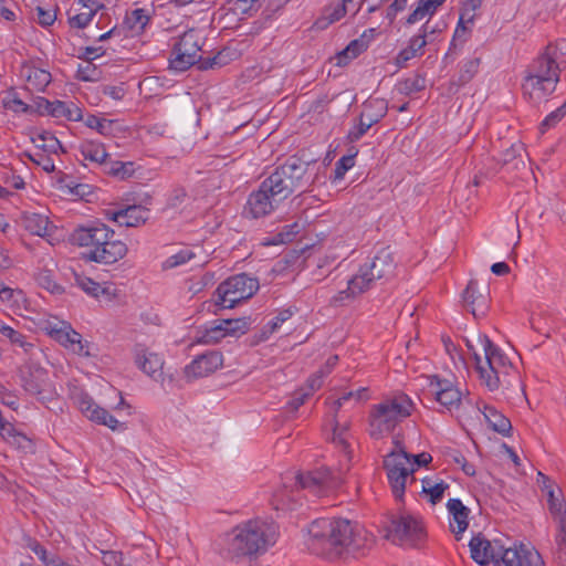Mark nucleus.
<instances>
[{"label":"nucleus","instance_id":"f257e3e1","mask_svg":"<svg viewBox=\"0 0 566 566\" xmlns=\"http://www.w3.org/2000/svg\"><path fill=\"white\" fill-rule=\"evenodd\" d=\"M308 548L315 555L337 560L345 555L364 556L374 538L363 526L348 520L321 518L311 523Z\"/></svg>","mask_w":566,"mask_h":566},{"label":"nucleus","instance_id":"f03ea898","mask_svg":"<svg viewBox=\"0 0 566 566\" xmlns=\"http://www.w3.org/2000/svg\"><path fill=\"white\" fill-rule=\"evenodd\" d=\"M279 532L274 522L261 518L250 520L235 526L227 534L221 554L231 560L263 555L276 542Z\"/></svg>","mask_w":566,"mask_h":566},{"label":"nucleus","instance_id":"7ed1b4c3","mask_svg":"<svg viewBox=\"0 0 566 566\" xmlns=\"http://www.w3.org/2000/svg\"><path fill=\"white\" fill-rule=\"evenodd\" d=\"M308 164L296 157L289 158L283 165L265 178L264 188L273 192L276 201H284L295 191L302 190L307 185L305 178Z\"/></svg>","mask_w":566,"mask_h":566},{"label":"nucleus","instance_id":"20e7f679","mask_svg":"<svg viewBox=\"0 0 566 566\" xmlns=\"http://www.w3.org/2000/svg\"><path fill=\"white\" fill-rule=\"evenodd\" d=\"M479 340L483 347V356L474 350L469 340L467 346L473 355L475 370L479 374L481 384L488 387L490 391H495L500 387L502 369L511 367V363L486 335H480Z\"/></svg>","mask_w":566,"mask_h":566},{"label":"nucleus","instance_id":"39448f33","mask_svg":"<svg viewBox=\"0 0 566 566\" xmlns=\"http://www.w3.org/2000/svg\"><path fill=\"white\" fill-rule=\"evenodd\" d=\"M412 400L405 394H399L374 407L370 416L371 436L380 437L392 431L396 426L411 415Z\"/></svg>","mask_w":566,"mask_h":566},{"label":"nucleus","instance_id":"423d86ee","mask_svg":"<svg viewBox=\"0 0 566 566\" xmlns=\"http://www.w3.org/2000/svg\"><path fill=\"white\" fill-rule=\"evenodd\" d=\"M259 281L245 273L230 276L219 284L213 302L216 307L232 308L237 304L251 298L259 290Z\"/></svg>","mask_w":566,"mask_h":566},{"label":"nucleus","instance_id":"0eeeda50","mask_svg":"<svg viewBox=\"0 0 566 566\" xmlns=\"http://www.w3.org/2000/svg\"><path fill=\"white\" fill-rule=\"evenodd\" d=\"M395 268L392 251L389 248L380 249L370 261L359 266L354 275V291L366 292L375 281L392 276Z\"/></svg>","mask_w":566,"mask_h":566},{"label":"nucleus","instance_id":"6e6552de","mask_svg":"<svg viewBox=\"0 0 566 566\" xmlns=\"http://www.w3.org/2000/svg\"><path fill=\"white\" fill-rule=\"evenodd\" d=\"M397 448L398 450H394L385 457L384 468L394 496L397 500H402L408 480L411 483L415 481V463H411L410 454L399 443H397Z\"/></svg>","mask_w":566,"mask_h":566},{"label":"nucleus","instance_id":"1a4fd4ad","mask_svg":"<svg viewBox=\"0 0 566 566\" xmlns=\"http://www.w3.org/2000/svg\"><path fill=\"white\" fill-rule=\"evenodd\" d=\"M20 378L23 389L42 403L52 401L57 396L48 370L40 366L25 364L20 370Z\"/></svg>","mask_w":566,"mask_h":566},{"label":"nucleus","instance_id":"9d476101","mask_svg":"<svg viewBox=\"0 0 566 566\" xmlns=\"http://www.w3.org/2000/svg\"><path fill=\"white\" fill-rule=\"evenodd\" d=\"M423 536L422 524L412 515H394L386 526V538L396 545L416 546Z\"/></svg>","mask_w":566,"mask_h":566},{"label":"nucleus","instance_id":"9b49d317","mask_svg":"<svg viewBox=\"0 0 566 566\" xmlns=\"http://www.w3.org/2000/svg\"><path fill=\"white\" fill-rule=\"evenodd\" d=\"M201 51V38L195 30L185 32L175 43L169 57L170 67L184 72L197 64Z\"/></svg>","mask_w":566,"mask_h":566},{"label":"nucleus","instance_id":"f8f14e48","mask_svg":"<svg viewBox=\"0 0 566 566\" xmlns=\"http://www.w3.org/2000/svg\"><path fill=\"white\" fill-rule=\"evenodd\" d=\"M340 481V474L326 467L307 473H300L295 476V485L297 488L307 489L315 495H319L325 489L337 486Z\"/></svg>","mask_w":566,"mask_h":566},{"label":"nucleus","instance_id":"ddd939ff","mask_svg":"<svg viewBox=\"0 0 566 566\" xmlns=\"http://www.w3.org/2000/svg\"><path fill=\"white\" fill-rule=\"evenodd\" d=\"M387 104L384 99H371L365 104L360 114L359 123L348 133L352 142L359 140L368 129L377 124L387 114Z\"/></svg>","mask_w":566,"mask_h":566},{"label":"nucleus","instance_id":"4468645a","mask_svg":"<svg viewBox=\"0 0 566 566\" xmlns=\"http://www.w3.org/2000/svg\"><path fill=\"white\" fill-rule=\"evenodd\" d=\"M429 392L436 401L450 412L461 405L462 394L449 379H441L434 375L430 377Z\"/></svg>","mask_w":566,"mask_h":566},{"label":"nucleus","instance_id":"2eb2a0df","mask_svg":"<svg viewBox=\"0 0 566 566\" xmlns=\"http://www.w3.org/2000/svg\"><path fill=\"white\" fill-rule=\"evenodd\" d=\"M115 232L104 223H97L91 227H78L71 235L72 242L78 247L94 250L102 247L105 240L114 238Z\"/></svg>","mask_w":566,"mask_h":566},{"label":"nucleus","instance_id":"dca6fc26","mask_svg":"<svg viewBox=\"0 0 566 566\" xmlns=\"http://www.w3.org/2000/svg\"><path fill=\"white\" fill-rule=\"evenodd\" d=\"M464 307L475 318L485 316L490 307V292L488 286H479L475 280H470L462 293Z\"/></svg>","mask_w":566,"mask_h":566},{"label":"nucleus","instance_id":"f3484780","mask_svg":"<svg viewBox=\"0 0 566 566\" xmlns=\"http://www.w3.org/2000/svg\"><path fill=\"white\" fill-rule=\"evenodd\" d=\"M281 202L274 201L273 192L261 182L259 189L250 193L243 213L258 219L270 214Z\"/></svg>","mask_w":566,"mask_h":566},{"label":"nucleus","instance_id":"a211bd4d","mask_svg":"<svg viewBox=\"0 0 566 566\" xmlns=\"http://www.w3.org/2000/svg\"><path fill=\"white\" fill-rule=\"evenodd\" d=\"M77 405L83 415L90 420L108 427L113 431L125 430V423L118 421L106 409L99 407L88 395L78 396Z\"/></svg>","mask_w":566,"mask_h":566},{"label":"nucleus","instance_id":"6ab92c4d","mask_svg":"<svg viewBox=\"0 0 566 566\" xmlns=\"http://www.w3.org/2000/svg\"><path fill=\"white\" fill-rule=\"evenodd\" d=\"M222 364V354L217 350H209L197 356L185 367L184 373L188 380L207 377L220 368Z\"/></svg>","mask_w":566,"mask_h":566},{"label":"nucleus","instance_id":"aec40b11","mask_svg":"<svg viewBox=\"0 0 566 566\" xmlns=\"http://www.w3.org/2000/svg\"><path fill=\"white\" fill-rule=\"evenodd\" d=\"M251 324L252 321L250 317L217 319L213 322V325L207 329L205 335L206 342H218L227 335L240 336L250 329Z\"/></svg>","mask_w":566,"mask_h":566},{"label":"nucleus","instance_id":"412c9836","mask_svg":"<svg viewBox=\"0 0 566 566\" xmlns=\"http://www.w3.org/2000/svg\"><path fill=\"white\" fill-rule=\"evenodd\" d=\"M497 566H542L541 555L535 551L526 549L524 545L520 548H504L502 546Z\"/></svg>","mask_w":566,"mask_h":566},{"label":"nucleus","instance_id":"4be33fe9","mask_svg":"<svg viewBox=\"0 0 566 566\" xmlns=\"http://www.w3.org/2000/svg\"><path fill=\"white\" fill-rule=\"evenodd\" d=\"M128 248L125 242L109 238L94 250H88L87 258L96 263L114 264L127 254Z\"/></svg>","mask_w":566,"mask_h":566},{"label":"nucleus","instance_id":"5701e85b","mask_svg":"<svg viewBox=\"0 0 566 566\" xmlns=\"http://www.w3.org/2000/svg\"><path fill=\"white\" fill-rule=\"evenodd\" d=\"M471 558L481 566L489 565L491 562L499 563V556L502 546L497 542L491 543L485 537L473 536L469 543Z\"/></svg>","mask_w":566,"mask_h":566},{"label":"nucleus","instance_id":"b1692460","mask_svg":"<svg viewBox=\"0 0 566 566\" xmlns=\"http://www.w3.org/2000/svg\"><path fill=\"white\" fill-rule=\"evenodd\" d=\"M135 363L149 377L159 380L163 377V358L155 353H149L144 346H135Z\"/></svg>","mask_w":566,"mask_h":566},{"label":"nucleus","instance_id":"393cba45","mask_svg":"<svg viewBox=\"0 0 566 566\" xmlns=\"http://www.w3.org/2000/svg\"><path fill=\"white\" fill-rule=\"evenodd\" d=\"M559 81V75L552 78H537L536 76H526L523 84V90L530 99L534 103H539L547 95L553 93Z\"/></svg>","mask_w":566,"mask_h":566},{"label":"nucleus","instance_id":"a878e982","mask_svg":"<svg viewBox=\"0 0 566 566\" xmlns=\"http://www.w3.org/2000/svg\"><path fill=\"white\" fill-rule=\"evenodd\" d=\"M78 8L74 15L69 14V23L73 28L84 29L87 27L93 17L105 6L101 0H78Z\"/></svg>","mask_w":566,"mask_h":566},{"label":"nucleus","instance_id":"bb28decb","mask_svg":"<svg viewBox=\"0 0 566 566\" xmlns=\"http://www.w3.org/2000/svg\"><path fill=\"white\" fill-rule=\"evenodd\" d=\"M421 32L420 34L418 35H415L410 39L409 41V44L406 49L401 50L397 57H396V63L398 66H403L406 64V62H408L409 60L413 59L415 56H417L418 54H422V49L426 46L427 44V34L428 33H433L434 30H430L429 31V25H428V22L426 24L422 25L421 28Z\"/></svg>","mask_w":566,"mask_h":566},{"label":"nucleus","instance_id":"cd10ccee","mask_svg":"<svg viewBox=\"0 0 566 566\" xmlns=\"http://www.w3.org/2000/svg\"><path fill=\"white\" fill-rule=\"evenodd\" d=\"M559 75V65L557 61L547 51L544 52L533 62L527 76H536L537 78H552Z\"/></svg>","mask_w":566,"mask_h":566},{"label":"nucleus","instance_id":"c85d7f7f","mask_svg":"<svg viewBox=\"0 0 566 566\" xmlns=\"http://www.w3.org/2000/svg\"><path fill=\"white\" fill-rule=\"evenodd\" d=\"M148 218V211L140 206H129L126 209L112 212L111 219L119 226L138 227L145 223Z\"/></svg>","mask_w":566,"mask_h":566},{"label":"nucleus","instance_id":"c756f323","mask_svg":"<svg viewBox=\"0 0 566 566\" xmlns=\"http://www.w3.org/2000/svg\"><path fill=\"white\" fill-rule=\"evenodd\" d=\"M447 507L452 515V521L450 522L451 532L457 535L463 533L469 526L468 517L470 510L459 499H450Z\"/></svg>","mask_w":566,"mask_h":566},{"label":"nucleus","instance_id":"7c9ffc66","mask_svg":"<svg viewBox=\"0 0 566 566\" xmlns=\"http://www.w3.org/2000/svg\"><path fill=\"white\" fill-rule=\"evenodd\" d=\"M53 339H55L62 346L72 349L78 355L90 356V353L86 349V345L82 343L81 334L74 331L69 323L62 326V329L54 336Z\"/></svg>","mask_w":566,"mask_h":566},{"label":"nucleus","instance_id":"2f4dec72","mask_svg":"<svg viewBox=\"0 0 566 566\" xmlns=\"http://www.w3.org/2000/svg\"><path fill=\"white\" fill-rule=\"evenodd\" d=\"M23 227L31 234L39 237H51L55 227L50 222L49 218L41 213H24L22 218Z\"/></svg>","mask_w":566,"mask_h":566},{"label":"nucleus","instance_id":"473e14b6","mask_svg":"<svg viewBox=\"0 0 566 566\" xmlns=\"http://www.w3.org/2000/svg\"><path fill=\"white\" fill-rule=\"evenodd\" d=\"M483 416L489 426L502 436H510L512 431V423L502 412L492 406H484Z\"/></svg>","mask_w":566,"mask_h":566},{"label":"nucleus","instance_id":"72a5a7b5","mask_svg":"<svg viewBox=\"0 0 566 566\" xmlns=\"http://www.w3.org/2000/svg\"><path fill=\"white\" fill-rule=\"evenodd\" d=\"M80 153L85 160H90L101 166H107L108 154L101 143L85 140L80 146Z\"/></svg>","mask_w":566,"mask_h":566},{"label":"nucleus","instance_id":"f704fd0d","mask_svg":"<svg viewBox=\"0 0 566 566\" xmlns=\"http://www.w3.org/2000/svg\"><path fill=\"white\" fill-rule=\"evenodd\" d=\"M75 282L78 287L91 296L106 301L112 300L113 292L111 291V286H102L92 279L78 274H75Z\"/></svg>","mask_w":566,"mask_h":566},{"label":"nucleus","instance_id":"c9c22d12","mask_svg":"<svg viewBox=\"0 0 566 566\" xmlns=\"http://www.w3.org/2000/svg\"><path fill=\"white\" fill-rule=\"evenodd\" d=\"M446 0H419L416 9L408 15L407 24H413L426 17H431Z\"/></svg>","mask_w":566,"mask_h":566},{"label":"nucleus","instance_id":"e433bc0d","mask_svg":"<svg viewBox=\"0 0 566 566\" xmlns=\"http://www.w3.org/2000/svg\"><path fill=\"white\" fill-rule=\"evenodd\" d=\"M24 76L28 85L39 92L44 91L52 80L50 72L34 66H27L24 69Z\"/></svg>","mask_w":566,"mask_h":566},{"label":"nucleus","instance_id":"4c0bfd02","mask_svg":"<svg viewBox=\"0 0 566 566\" xmlns=\"http://www.w3.org/2000/svg\"><path fill=\"white\" fill-rule=\"evenodd\" d=\"M449 489V484L444 482L443 480L439 482H433L429 478H424L422 480V494H424L428 497V501L436 505L439 503L444 494V491Z\"/></svg>","mask_w":566,"mask_h":566},{"label":"nucleus","instance_id":"58836bf2","mask_svg":"<svg viewBox=\"0 0 566 566\" xmlns=\"http://www.w3.org/2000/svg\"><path fill=\"white\" fill-rule=\"evenodd\" d=\"M347 13V8L344 4L337 3L336 6L326 7L323 15L318 18L315 25L319 29H325L334 22L339 21Z\"/></svg>","mask_w":566,"mask_h":566},{"label":"nucleus","instance_id":"ea45409f","mask_svg":"<svg viewBox=\"0 0 566 566\" xmlns=\"http://www.w3.org/2000/svg\"><path fill=\"white\" fill-rule=\"evenodd\" d=\"M426 77L422 74H415L396 85L397 91L403 95H411L426 88Z\"/></svg>","mask_w":566,"mask_h":566},{"label":"nucleus","instance_id":"a19ab883","mask_svg":"<svg viewBox=\"0 0 566 566\" xmlns=\"http://www.w3.org/2000/svg\"><path fill=\"white\" fill-rule=\"evenodd\" d=\"M366 42L359 39H355L349 42V44L337 54V65H346L353 59L357 57L359 54L367 50Z\"/></svg>","mask_w":566,"mask_h":566},{"label":"nucleus","instance_id":"79ce46f5","mask_svg":"<svg viewBox=\"0 0 566 566\" xmlns=\"http://www.w3.org/2000/svg\"><path fill=\"white\" fill-rule=\"evenodd\" d=\"M35 281L41 287L52 294H62L64 292V289L55 282L54 274L51 270H40L35 275Z\"/></svg>","mask_w":566,"mask_h":566},{"label":"nucleus","instance_id":"37998d69","mask_svg":"<svg viewBox=\"0 0 566 566\" xmlns=\"http://www.w3.org/2000/svg\"><path fill=\"white\" fill-rule=\"evenodd\" d=\"M105 172L112 175L120 180L129 178L134 174V164L123 161H107V166H104Z\"/></svg>","mask_w":566,"mask_h":566},{"label":"nucleus","instance_id":"c03bdc74","mask_svg":"<svg viewBox=\"0 0 566 566\" xmlns=\"http://www.w3.org/2000/svg\"><path fill=\"white\" fill-rule=\"evenodd\" d=\"M348 424L344 423L340 424L336 419H334V427H333V434H332V442L339 448L343 452L346 454L349 453L348 448Z\"/></svg>","mask_w":566,"mask_h":566},{"label":"nucleus","instance_id":"a18cd8bd","mask_svg":"<svg viewBox=\"0 0 566 566\" xmlns=\"http://www.w3.org/2000/svg\"><path fill=\"white\" fill-rule=\"evenodd\" d=\"M547 504L548 511L553 517L566 511V503L562 496L560 490H558V494H556L553 485L547 486Z\"/></svg>","mask_w":566,"mask_h":566},{"label":"nucleus","instance_id":"49530a36","mask_svg":"<svg viewBox=\"0 0 566 566\" xmlns=\"http://www.w3.org/2000/svg\"><path fill=\"white\" fill-rule=\"evenodd\" d=\"M0 332L8 337L12 344L19 345L28 353L34 346L25 340V336L0 321Z\"/></svg>","mask_w":566,"mask_h":566},{"label":"nucleus","instance_id":"de8ad7c7","mask_svg":"<svg viewBox=\"0 0 566 566\" xmlns=\"http://www.w3.org/2000/svg\"><path fill=\"white\" fill-rule=\"evenodd\" d=\"M149 21V14L146 9H134L126 14L125 22L130 29L143 30Z\"/></svg>","mask_w":566,"mask_h":566},{"label":"nucleus","instance_id":"09e8293b","mask_svg":"<svg viewBox=\"0 0 566 566\" xmlns=\"http://www.w3.org/2000/svg\"><path fill=\"white\" fill-rule=\"evenodd\" d=\"M91 57H86L84 64H80L76 71V78L85 82L97 81L101 75V71L95 64L92 63Z\"/></svg>","mask_w":566,"mask_h":566},{"label":"nucleus","instance_id":"8fccbe9b","mask_svg":"<svg viewBox=\"0 0 566 566\" xmlns=\"http://www.w3.org/2000/svg\"><path fill=\"white\" fill-rule=\"evenodd\" d=\"M480 66V59L474 57L470 59L463 63L459 73V85H464L469 83L474 75L478 73Z\"/></svg>","mask_w":566,"mask_h":566},{"label":"nucleus","instance_id":"3c124183","mask_svg":"<svg viewBox=\"0 0 566 566\" xmlns=\"http://www.w3.org/2000/svg\"><path fill=\"white\" fill-rule=\"evenodd\" d=\"M228 63L227 55L223 52H219L212 57H202L200 56L197 65L201 71L206 70H214L221 67Z\"/></svg>","mask_w":566,"mask_h":566},{"label":"nucleus","instance_id":"603ef678","mask_svg":"<svg viewBox=\"0 0 566 566\" xmlns=\"http://www.w3.org/2000/svg\"><path fill=\"white\" fill-rule=\"evenodd\" d=\"M523 146L521 144L512 145V147L503 154L501 161L505 166H510L511 164H513V166L517 168L518 164H522L525 167V161L521 154Z\"/></svg>","mask_w":566,"mask_h":566},{"label":"nucleus","instance_id":"864d4df0","mask_svg":"<svg viewBox=\"0 0 566 566\" xmlns=\"http://www.w3.org/2000/svg\"><path fill=\"white\" fill-rule=\"evenodd\" d=\"M35 140L43 142V144L38 147L42 148L44 151L56 154L57 149L62 148L60 140L50 132L39 134L36 138H33V142Z\"/></svg>","mask_w":566,"mask_h":566},{"label":"nucleus","instance_id":"5fc2aeb1","mask_svg":"<svg viewBox=\"0 0 566 566\" xmlns=\"http://www.w3.org/2000/svg\"><path fill=\"white\" fill-rule=\"evenodd\" d=\"M3 107L13 112L27 113L30 106L19 98L17 93L10 92L2 99Z\"/></svg>","mask_w":566,"mask_h":566},{"label":"nucleus","instance_id":"6e6d98bb","mask_svg":"<svg viewBox=\"0 0 566 566\" xmlns=\"http://www.w3.org/2000/svg\"><path fill=\"white\" fill-rule=\"evenodd\" d=\"M193 256H195V254H193V252L191 250H188V249L181 250L178 253L169 256L164 262V268L165 269H172V268L179 266L181 264H185L189 260H191Z\"/></svg>","mask_w":566,"mask_h":566},{"label":"nucleus","instance_id":"4d7b16f0","mask_svg":"<svg viewBox=\"0 0 566 566\" xmlns=\"http://www.w3.org/2000/svg\"><path fill=\"white\" fill-rule=\"evenodd\" d=\"M85 124L87 127L96 129L102 135H107L113 122L105 118H99L95 115H90Z\"/></svg>","mask_w":566,"mask_h":566},{"label":"nucleus","instance_id":"13d9d810","mask_svg":"<svg viewBox=\"0 0 566 566\" xmlns=\"http://www.w3.org/2000/svg\"><path fill=\"white\" fill-rule=\"evenodd\" d=\"M355 164V156L348 155L343 156L340 159L337 160L335 164V179H342L347 170H349Z\"/></svg>","mask_w":566,"mask_h":566},{"label":"nucleus","instance_id":"bf43d9fd","mask_svg":"<svg viewBox=\"0 0 566 566\" xmlns=\"http://www.w3.org/2000/svg\"><path fill=\"white\" fill-rule=\"evenodd\" d=\"M24 155L30 160H32L34 164H36L38 166H41L43 168V170H45L46 172L54 171L55 165H54L53 159L50 156L44 155V154H36L33 156L29 153H25Z\"/></svg>","mask_w":566,"mask_h":566},{"label":"nucleus","instance_id":"052dcab7","mask_svg":"<svg viewBox=\"0 0 566 566\" xmlns=\"http://www.w3.org/2000/svg\"><path fill=\"white\" fill-rule=\"evenodd\" d=\"M353 282H354V276L348 281V286L346 290L344 291H340L338 292L337 295H335L333 298H332V304L334 305H342L345 301L347 300H352L354 298L355 296L357 295H360L363 292H355L354 289H353Z\"/></svg>","mask_w":566,"mask_h":566},{"label":"nucleus","instance_id":"680f3d73","mask_svg":"<svg viewBox=\"0 0 566 566\" xmlns=\"http://www.w3.org/2000/svg\"><path fill=\"white\" fill-rule=\"evenodd\" d=\"M102 563L105 566H123L124 557L122 552L102 551Z\"/></svg>","mask_w":566,"mask_h":566},{"label":"nucleus","instance_id":"e2e57ef3","mask_svg":"<svg viewBox=\"0 0 566 566\" xmlns=\"http://www.w3.org/2000/svg\"><path fill=\"white\" fill-rule=\"evenodd\" d=\"M102 93L115 101H120L126 95L125 84L119 83L118 85H104Z\"/></svg>","mask_w":566,"mask_h":566},{"label":"nucleus","instance_id":"0e129e2a","mask_svg":"<svg viewBox=\"0 0 566 566\" xmlns=\"http://www.w3.org/2000/svg\"><path fill=\"white\" fill-rule=\"evenodd\" d=\"M555 555L559 565L564 566L566 564V535L556 534L555 536Z\"/></svg>","mask_w":566,"mask_h":566},{"label":"nucleus","instance_id":"69168bd1","mask_svg":"<svg viewBox=\"0 0 566 566\" xmlns=\"http://www.w3.org/2000/svg\"><path fill=\"white\" fill-rule=\"evenodd\" d=\"M38 22L43 27H50L56 20V13L54 10H46L42 7H36Z\"/></svg>","mask_w":566,"mask_h":566},{"label":"nucleus","instance_id":"338daca9","mask_svg":"<svg viewBox=\"0 0 566 566\" xmlns=\"http://www.w3.org/2000/svg\"><path fill=\"white\" fill-rule=\"evenodd\" d=\"M293 315V312L290 308L282 310L277 313V315L269 323V333L272 334L277 331V328L286 321H289Z\"/></svg>","mask_w":566,"mask_h":566},{"label":"nucleus","instance_id":"774afa93","mask_svg":"<svg viewBox=\"0 0 566 566\" xmlns=\"http://www.w3.org/2000/svg\"><path fill=\"white\" fill-rule=\"evenodd\" d=\"M545 50L547 51V55L551 54L557 61L560 55H566V39L549 43Z\"/></svg>","mask_w":566,"mask_h":566}]
</instances>
